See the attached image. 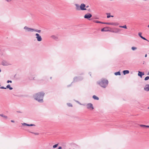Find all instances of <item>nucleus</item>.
I'll return each instance as SVG.
<instances>
[{
	"label": "nucleus",
	"mask_w": 149,
	"mask_h": 149,
	"mask_svg": "<svg viewBox=\"0 0 149 149\" xmlns=\"http://www.w3.org/2000/svg\"><path fill=\"white\" fill-rule=\"evenodd\" d=\"M146 127L147 128H149V125H146Z\"/></svg>",
	"instance_id": "nucleus-44"
},
{
	"label": "nucleus",
	"mask_w": 149,
	"mask_h": 149,
	"mask_svg": "<svg viewBox=\"0 0 149 149\" xmlns=\"http://www.w3.org/2000/svg\"><path fill=\"white\" fill-rule=\"evenodd\" d=\"M107 29V28L106 27L104 28L101 29V31H109V30H107L106 29Z\"/></svg>",
	"instance_id": "nucleus-19"
},
{
	"label": "nucleus",
	"mask_w": 149,
	"mask_h": 149,
	"mask_svg": "<svg viewBox=\"0 0 149 149\" xmlns=\"http://www.w3.org/2000/svg\"><path fill=\"white\" fill-rule=\"evenodd\" d=\"M111 17H113V16H111Z\"/></svg>",
	"instance_id": "nucleus-50"
},
{
	"label": "nucleus",
	"mask_w": 149,
	"mask_h": 149,
	"mask_svg": "<svg viewBox=\"0 0 149 149\" xmlns=\"http://www.w3.org/2000/svg\"><path fill=\"white\" fill-rule=\"evenodd\" d=\"M45 93L42 91L40 92L35 94L33 95L34 99L40 103L43 102V97Z\"/></svg>",
	"instance_id": "nucleus-1"
},
{
	"label": "nucleus",
	"mask_w": 149,
	"mask_h": 149,
	"mask_svg": "<svg viewBox=\"0 0 149 149\" xmlns=\"http://www.w3.org/2000/svg\"><path fill=\"white\" fill-rule=\"evenodd\" d=\"M12 82V81L11 80H8L7 81V83H11Z\"/></svg>",
	"instance_id": "nucleus-35"
},
{
	"label": "nucleus",
	"mask_w": 149,
	"mask_h": 149,
	"mask_svg": "<svg viewBox=\"0 0 149 149\" xmlns=\"http://www.w3.org/2000/svg\"><path fill=\"white\" fill-rule=\"evenodd\" d=\"M142 33L141 32H139L138 33L139 36L141 38L143 36H141Z\"/></svg>",
	"instance_id": "nucleus-28"
},
{
	"label": "nucleus",
	"mask_w": 149,
	"mask_h": 149,
	"mask_svg": "<svg viewBox=\"0 0 149 149\" xmlns=\"http://www.w3.org/2000/svg\"><path fill=\"white\" fill-rule=\"evenodd\" d=\"M130 72L128 70H124L123 71V73L124 75H125L126 74H128Z\"/></svg>",
	"instance_id": "nucleus-15"
},
{
	"label": "nucleus",
	"mask_w": 149,
	"mask_h": 149,
	"mask_svg": "<svg viewBox=\"0 0 149 149\" xmlns=\"http://www.w3.org/2000/svg\"><path fill=\"white\" fill-rule=\"evenodd\" d=\"M144 89L146 91H149V84L146 85L144 88Z\"/></svg>",
	"instance_id": "nucleus-13"
},
{
	"label": "nucleus",
	"mask_w": 149,
	"mask_h": 149,
	"mask_svg": "<svg viewBox=\"0 0 149 149\" xmlns=\"http://www.w3.org/2000/svg\"><path fill=\"white\" fill-rule=\"evenodd\" d=\"M120 31V29H115V31H112L113 32H115L116 33H117Z\"/></svg>",
	"instance_id": "nucleus-18"
},
{
	"label": "nucleus",
	"mask_w": 149,
	"mask_h": 149,
	"mask_svg": "<svg viewBox=\"0 0 149 149\" xmlns=\"http://www.w3.org/2000/svg\"><path fill=\"white\" fill-rule=\"evenodd\" d=\"M86 106L87 109L90 110H93L94 108L93 104L91 103L87 104L86 105Z\"/></svg>",
	"instance_id": "nucleus-6"
},
{
	"label": "nucleus",
	"mask_w": 149,
	"mask_h": 149,
	"mask_svg": "<svg viewBox=\"0 0 149 149\" xmlns=\"http://www.w3.org/2000/svg\"><path fill=\"white\" fill-rule=\"evenodd\" d=\"M97 83L101 87L105 88L108 86V81L105 79H102L100 81H98Z\"/></svg>",
	"instance_id": "nucleus-2"
},
{
	"label": "nucleus",
	"mask_w": 149,
	"mask_h": 149,
	"mask_svg": "<svg viewBox=\"0 0 149 149\" xmlns=\"http://www.w3.org/2000/svg\"><path fill=\"white\" fill-rule=\"evenodd\" d=\"M147 54H146L145 56V57H147Z\"/></svg>",
	"instance_id": "nucleus-48"
},
{
	"label": "nucleus",
	"mask_w": 149,
	"mask_h": 149,
	"mask_svg": "<svg viewBox=\"0 0 149 149\" xmlns=\"http://www.w3.org/2000/svg\"><path fill=\"white\" fill-rule=\"evenodd\" d=\"M149 79V77L147 76L145 78L144 80L145 81H146V80H148Z\"/></svg>",
	"instance_id": "nucleus-29"
},
{
	"label": "nucleus",
	"mask_w": 149,
	"mask_h": 149,
	"mask_svg": "<svg viewBox=\"0 0 149 149\" xmlns=\"http://www.w3.org/2000/svg\"><path fill=\"white\" fill-rule=\"evenodd\" d=\"M0 116H1V117H3L6 118V119H7L8 118V117L7 116H5V115H3V114H0Z\"/></svg>",
	"instance_id": "nucleus-20"
},
{
	"label": "nucleus",
	"mask_w": 149,
	"mask_h": 149,
	"mask_svg": "<svg viewBox=\"0 0 149 149\" xmlns=\"http://www.w3.org/2000/svg\"><path fill=\"white\" fill-rule=\"evenodd\" d=\"M58 149H62V147L61 146L58 147Z\"/></svg>",
	"instance_id": "nucleus-43"
},
{
	"label": "nucleus",
	"mask_w": 149,
	"mask_h": 149,
	"mask_svg": "<svg viewBox=\"0 0 149 149\" xmlns=\"http://www.w3.org/2000/svg\"><path fill=\"white\" fill-rule=\"evenodd\" d=\"M6 1L7 2H11L12 1V0H4Z\"/></svg>",
	"instance_id": "nucleus-33"
},
{
	"label": "nucleus",
	"mask_w": 149,
	"mask_h": 149,
	"mask_svg": "<svg viewBox=\"0 0 149 149\" xmlns=\"http://www.w3.org/2000/svg\"><path fill=\"white\" fill-rule=\"evenodd\" d=\"M76 102H77L78 103H79V104H80V105H82L81 104L79 101H76Z\"/></svg>",
	"instance_id": "nucleus-41"
},
{
	"label": "nucleus",
	"mask_w": 149,
	"mask_h": 149,
	"mask_svg": "<svg viewBox=\"0 0 149 149\" xmlns=\"http://www.w3.org/2000/svg\"><path fill=\"white\" fill-rule=\"evenodd\" d=\"M35 36H36V38L37 39L38 41L40 42L42 40V38L39 34L36 33L35 34Z\"/></svg>",
	"instance_id": "nucleus-5"
},
{
	"label": "nucleus",
	"mask_w": 149,
	"mask_h": 149,
	"mask_svg": "<svg viewBox=\"0 0 149 149\" xmlns=\"http://www.w3.org/2000/svg\"><path fill=\"white\" fill-rule=\"evenodd\" d=\"M22 124L23 126H29V124H27L25 123H22Z\"/></svg>",
	"instance_id": "nucleus-25"
},
{
	"label": "nucleus",
	"mask_w": 149,
	"mask_h": 149,
	"mask_svg": "<svg viewBox=\"0 0 149 149\" xmlns=\"http://www.w3.org/2000/svg\"><path fill=\"white\" fill-rule=\"evenodd\" d=\"M31 133H32V132H31ZM34 134H35L36 135H38L39 134L38 133H34Z\"/></svg>",
	"instance_id": "nucleus-39"
},
{
	"label": "nucleus",
	"mask_w": 149,
	"mask_h": 149,
	"mask_svg": "<svg viewBox=\"0 0 149 149\" xmlns=\"http://www.w3.org/2000/svg\"><path fill=\"white\" fill-rule=\"evenodd\" d=\"M146 125H140V126L141 127H146Z\"/></svg>",
	"instance_id": "nucleus-32"
},
{
	"label": "nucleus",
	"mask_w": 149,
	"mask_h": 149,
	"mask_svg": "<svg viewBox=\"0 0 149 149\" xmlns=\"http://www.w3.org/2000/svg\"><path fill=\"white\" fill-rule=\"evenodd\" d=\"M10 87H10V84H8L6 86V88H10Z\"/></svg>",
	"instance_id": "nucleus-30"
},
{
	"label": "nucleus",
	"mask_w": 149,
	"mask_h": 149,
	"mask_svg": "<svg viewBox=\"0 0 149 149\" xmlns=\"http://www.w3.org/2000/svg\"><path fill=\"white\" fill-rule=\"evenodd\" d=\"M29 126H35V125L33 124H29Z\"/></svg>",
	"instance_id": "nucleus-37"
},
{
	"label": "nucleus",
	"mask_w": 149,
	"mask_h": 149,
	"mask_svg": "<svg viewBox=\"0 0 149 149\" xmlns=\"http://www.w3.org/2000/svg\"><path fill=\"white\" fill-rule=\"evenodd\" d=\"M67 104L68 107H72V105L70 103H68Z\"/></svg>",
	"instance_id": "nucleus-27"
},
{
	"label": "nucleus",
	"mask_w": 149,
	"mask_h": 149,
	"mask_svg": "<svg viewBox=\"0 0 149 149\" xmlns=\"http://www.w3.org/2000/svg\"><path fill=\"white\" fill-rule=\"evenodd\" d=\"M92 15L90 13H87L85 14L84 16V18L87 19H89L91 17Z\"/></svg>",
	"instance_id": "nucleus-9"
},
{
	"label": "nucleus",
	"mask_w": 149,
	"mask_h": 149,
	"mask_svg": "<svg viewBox=\"0 0 149 149\" xmlns=\"http://www.w3.org/2000/svg\"><path fill=\"white\" fill-rule=\"evenodd\" d=\"M138 76L142 78V76L144 75V73L143 72H142L140 71H139L138 74Z\"/></svg>",
	"instance_id": "nucleus-11"
},
{
	"label": "nucleus",
	"mask_w": 149,
	"mask_h": 149,
	"mask_svg": "<svg viewBox=\"0 0 149 149\" xmlns=\"http://www.w3.org/2000/svg\"><path fill=\"white\" fill-rule=\"evenodd\" d=\"M11 122H12V123H14V122H15L14 121V120H11Z\"/></svg>",
	"instance_id": "nucleus-45"
},
{
	"label": "nucleus",
	"mask_w": 149,
	"mask_h": 149,
	"mask_svg": "<svg viewBox=\"0 0 149 149\" xmlns=\"http://www.w3.org/2000/svg\"><path fill=\"white\" fill-rule=\"evenodd\" d=\"M75 6H76V10H80V6L78 4H75Z\"/></svg>",
	"instance_id": "nucleus-12"
},
{
	"label": "nucleus",
	"mask_w": 149,
	"mask_h": 149,
	"mask_svg": "<svg viewBox=\"0 0 149 149\" xmlns=\"http://www.w3.org/2000/svg\"><path fill=\"white\" fill-rule=\"evenodd\" d=\"M107 14L108 15L107 16V18H109L111 17V15H110V14L107 13Z\"/></svg>",
	"instance_id": "nucleus-31"
},
{
	"label": "nucleus",
	"mask_w": 149,
	"mask_h": 149,
	"mask_svg": "<svg viewBox=\"0 0 149 149\" xmlns=\"http://www.w3.org/2000/svg\"><path fill=\"white\" fill-rule=\"evenodd\" d=\"M88 10L89 11V12H90L91 11V9H89Z\"/></svg>",
	"instance_id": "nucleus-47"
},
{
	"label": "nucleus",
	"mask_w": 149,
	"mask_h": 149,
	"mask_svg": "<svg viewBox=\"0 0 149 149\" xmlns=\"http://www.w3.org/2000/svg\"><path fill=\"white\" fill-rule=\"evenodd\" d=\"M83 78L81 77H75L74 78L73 81L77 82L82 80Z\"/></svg>",
	"instance_id": "nucleus-3"
},
{
	"label": "nucleus",
	"mask_w": 149,
	"mask_h": 149,
	"mask_svg": "<svg viewBox=\"0 0 149 149\" xmlns=\"http://www.w3.org/2000/svg\"><path fill=\"white\" fill-rule=\"evenodd\" d=\"M137 49V48L136 47H132L131 48V49L133 51L136 50Z\"/></svg>",
	"instance_id": "nucleus-23"
},
{
	"label": "nucleus",
	"mask_w": 149,
	"mask_h": 149,
	"mask_svg": "<svg viewBox=\"0 0 149 149\" xmlns=\"http://www.w3.org/2000/svg\"><path fill=\"white\" fill-rule=\"evenodd\" d=\"M104 24H108V25H115L117 26L118 25V24L117 23H109V22H105V23H104Z\"/></svg>",
	"instance_id": "nucleus-10"
},
{
	"label": "nucleus",
	"mask_w": 149,
	"mask_h": 149,
	"mask_svg": "<svg viewBox=\"0 0 149 149\" xmlns=\"http://www.w3.org/2000/svg\"><path fill=\"white\" fill-rule=\"evenodd\" d=\"M86 7V5L84 4L83 3L81 4L80 5V10H85L87 9L85 8Z\"/></svg>",
	"instance_id": "nucleus-8"
},
{
	"label": "nucleus",
	"mask_w": 149,
	"mask_h": 149,
	"mask_svg": "<svg viewBox=\"0 0 149 149\" xmlns=\"http://www.w3.org/2000/svg\"><path fill=\"white\" fill-rule=\"evenodd\" d=\"M93 98L94 100H99V98L96 95H94L93 96Z\"/></svg>",
	"instance_id": "nucleus-17"
},
{
	"label": "nucleus",
	"mask_w": 149,
	"mask_h": 149,
	"mask_svg": "<svg viewBox=\"0 0 149 149\" xmlns=\"http://www.w3.org/2000/svg\"><path fill=\"white\" fill-rule=\"evenodd\" d=\"M9 89L10 90H12L13 89V88L12 87H10V88H9Z\"/></svg>",
	"instance_id": "nucleus-42"
},
{
	"label": "nucleus",
	"mask_w": 149,
	"mask_h": 149,
	"mask_svg": "<svg viewBox=\"0 0 149 149\" xmlns=\"http://www.w3.org/2000/svg\"><path fill=\"white\" fill-rule=\"evenodd\" d=\"M148 109H149V108H148Z\"/></svg>",
	"instance_id": "nucleus-52"
},
{
	"label": "nucleus",
	"mask_w": 149,
	"mask_h": 149,
	"mask_svg": "<svg viewBox=\"0 0 149 149\" xmlns=\"http://www.w3.org/2000/svg\"><path fill=\"white\" fill-rule=\"evenodd\" d=\"M24 29L25 30L26 32H33V29L28 27L27 26H25L24 28Z\"/></svg>",
	"instance_id": "nucleus-4"
},
{
	"label": "nucleus",
	"mask_w": 149,
	"mask_h": 149,
	"mask_svg": "<svg viewBox=\"0 0 149 149\" xmlns=\"http://www.w3.org/2000/svg\"><path fill=\"white\" fill-rule=\"evenodd\" d=\"M114 74L116 75H120L121 74L120 72L119 71L117 72H115L114 73Z\"/></svg>",
	"instance_id": "nucleus-21"
},
{
	"label": "nucleus",
	"mask_w": 149,
	"mask_h": 149,
	"mask_svg": "<svg viewBox=\"0 0 149 149\" xmlns=\"http://www.w3.org/2000/svg\"><path fill=\"white\" fill-rule=\"evenodd\" d=\"M96 23H101V24H104V23H105V22H100L97 20H95L94 21Z\"/></svg>",
	"instance_id": "nucleus-22"
},
{
	"label": "nucleus",
	"mask_w": 149,
	"mask_h": 149,
	"mask_svg": "<svg viewBox=\"0 0 149 149\" xmlns=\"http://www.w3.org/2000/svg\"><path fill=\"white\" fill-rule=\"evenodd\" d=\"M142 39L145 40H147L148 41H149L148 40H147L145 38L143 37H142L141 38Z\"/></svg>",
	"instance_id": "nucleus-34"
},
{
	"label": "nucleus",
	"mask_w": 149,
	"mask_h": 149,
	"mask_svg": "<svg viewBox=\"0 0 149 149\" xmlns=\"http://www.w3.org/2000/svg\"><path fill=\"white\" fill-rule=\"evenodd\" d=\"M147 74L148 75H149V72H148V73H147Z\"/></svg>",
	"instance_id": "nucleus-49"
},
{
	"label": "nucleus",
	"mask_w": 149,
	"mask_h": 149,
	"mask_svg": "<svg viewBox=\"0 0 149 149\" xmlns=\"http://www.w3.org/2000/svg\"><path fill=\"white\" fill-rule=\"evenodd\" d=\"M86 8H88L89 7V6L88 5V6H86Z\"/></svg>",
	"instance_id": "nucleus-46"
},
{
	"label": "nucleus",
	"mask_w": 149,
	"mask_h": 149,
	"mask_svg": "<svg viewBox=\"0 0 149 149\" xmlns=\"http://www.w3.org/2000/svg\"><path fill=\"white\" fill-rule=\"evenodd\" d=\"M29 79L30 80H34L35 77H33V79H32L31 78H29Z\"/></svg>",
	"instance_id": "nucleus-40"
},
{
	"label": "nucleus",
	"mask_w": 149,
	"mask_h": 149,
	"mask_svg": "<svg viewBox=\"0 0 149 149\" xmlns=\"http://www.w3.org/2000/svg\"><path fill=\"white\" fill-rule=\"evenodd\" d=\"M17 112L18 113H22V112L21 111H17Z\"/></svg>",
	"instance_id": "nucleus-38"
},
{
	"label": "nucleus",
	"mask_w": 149,
	"mask_h": 149,
	"mask_svg": "<svg viewBox=\"0 0 149 149\" xmlns=\"http://www.w3.org/2000/svg\"><path fill=\"white\" fill-rule=\"evenodd\" d=\"M51 38L55 40H57L58 39V37L57 36H55V35H52L51 36Z\"/></svg>",
	"instance_id": "nucleus-14"
},
{
	"label": "nucleus",
	"mask_w": 149,
	"mask_h": 149,
	"mask_svg": "<svg viewBox=\"0 0 149 149\" xmlns=\"http://www.w3.org/2000/svg\"><path fill=\"white\" fill-rule=\"evenodd\" d=\"M58 146V144H55V145H54V146H53V148H56Z\"/></svg>",
	"instance_id": "nucleus-26"
},
{
	"label": "nucleus",
	"mask_w": 149,
	"mask_h": 149,
	"mask_svg": "<svg viewBox=\"0 0 149 149\" xmlns=\"http://www.w3.org/2000/svg\"><path fill=\"white\" fill-rule=\"evenodd\" d=\"M33 31L36 32H37L40 33L41 32V30H38V29H33Z\"/></svg>",
	"instance_id": "nucleus-16"
},
{
	"label": "nucleus",
	"mask_w": 149,
	"mask_h": 149,
	"mask_svg": "<svg viewBox=\"0 0 149 149\" xmlns=\"http://www.w3.org/2000/svg\"><path fill=\"white\" fill-rule=\"evenodd\" d=\"M50 79H52V77H50Z\"/></svg>",
	"instance_id": "nucleus-51"
},
{
	"label": "nucleus",
	"mask_w": 149,
	"mask_h": 149,
	"mask_svg": "<svg viewBox=\"0 0 149 149\" xmlns=\"http://www.w3.org/2000/svg\"><path fill=\"white\" fill-rule=\"evenodd\" d=\"M0 89H6V88L4 87L3 86H1L0 87Z\"/></svg>",
	"instance_id": "nucleus-36"
},
{
	"label": "nucleus",
	"mask_w": 149,
	"mask_h": 149,
	"mask_svg": "<svg viewBox=\"0 0 149 149\" xmlns=\"http://www.w3.org/2000/svg\"><path fill=\"white\" fill-rule=\"evenodd\" d=\"M1 64L4 66H8L11 65V64L5 60H3L2 61Z\"/></svg>",
	"instance_id": "nucleus-7"
},
{
	"label": "nucleus",
	"mask_w": 149,
	"mask_h": 149,
	"mask_svg": "<svg viewBox=\"0 0 149 149\" xmlns=\"http://www.w3.org/2000/svg\"><path fill=\"white\" fill-rule=\"evenodd\" d=\"M119 27L120 28H122L125 29L127 28V26L125 25L123 26H120Z\"/></svg>",
	"instance_id": "nucleus-24"
}]
</instances>
